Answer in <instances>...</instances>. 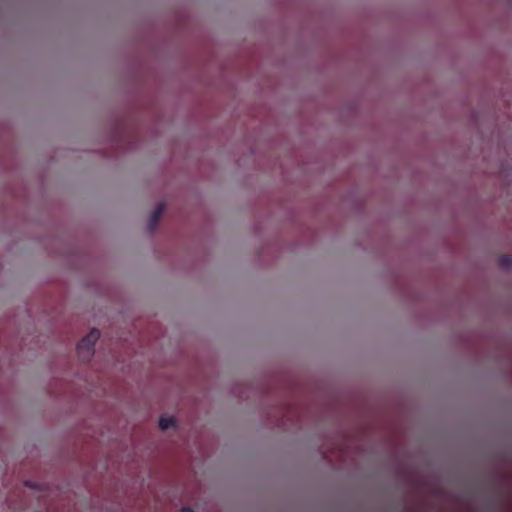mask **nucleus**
<instances>
[{
	"instance_id": "nucleus-1",
	"label": "nucleus",
	"mask_w": 512,
	"mask_h": 512,
	"mask_svg": "<svg viewBox=\"0 0 512 512\" xmlns=\"http://www.w3.org/2000/svg\"><path fill=\"white\" fill-rule=\"evenodd\" d=\"M100 332L98 329H92L88 335L81 339L77 344V354L82 361H89L94 354V345Z\"/></svg>"
},
{
	"instance_id": "nucleus-2",
	"label": "nucleus",
	"mask_w": 512,
	"mask_h": 512,
	"mask_svg": "<svg viewBox=\"0 0 512 512\" xmlns=\"http://www.w3.org/2000/svg\"><path fill=\"white\" fill-rule=\"evenodd\" d=\"M164 210H165V204H163V203L157 205L156 208L153 210V212L150 216V219H149V230L150 231H153L156 228L162 214L164 213Z\"/></svg>"
},
{
	"instance_id": "nucleus-3",
	"label": "nucleus",
	"mask_w": 512,
	"mask_h": 512,
	"mask_svg": "<svg viewBox=\"0 0 512 512\" xmlns=\"http://www.w3.org/2000/svg\"><path fill=\"white\" fill-rule=\"evenodd\" d=\"M175 425L173 417H161L159 419V427L161 430H167Z\"/></svg>"
},
{
	"instance_id": "nucleus-4",
	"label": "nucleus",
	"mask_w": 512,
	"mask_h": 512,
	"mask_svg": "<svg viewBox=\"0 0 512 512\" xmlns=\"http://www.w3.org/2000/svg\"><path fill=\"white\" fill-rule=\"evenodd\" d=\"M499 265L505 269L512 268V257L510 255H502L499 258Z\"/></svg>"
},
{
	"instance_id": "nucleus-5",
	"label": "nucleus",
	"mask_w": 512,
	"mask_h": 512,
	"mask_svg": "<svg viewBox=\"0 0 512 512\" xmlns=\"http://www.w3.org/2000/svg\"><path fill=\"white\" fill-rule=\"evenodd\" d=\"M181 512H196V511H194L192 508L184 507V508H182Z\"/></svg>"
},
{
	"instance_id": "nucleus-6",
	"label": "nucleus",
	"mask_w": 512,
	"mask_h": 512,
	"mask_svg": "<svg viewBox=\"0 0 512 512\" xmlns=\"http://www.w3.org/2000/svg\"><path fill=\"white\" fill-rule=\"evenodd\" d=\"M25 484H26V486H28V487H32V484H31L30 482H26Z\"/></svg>"
}]
</instances>
